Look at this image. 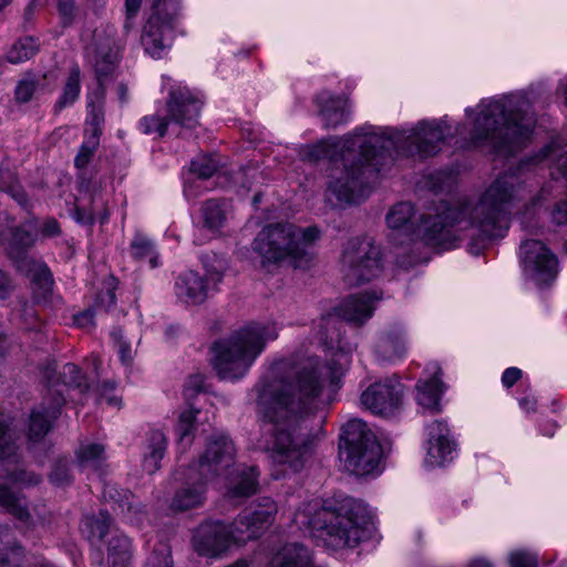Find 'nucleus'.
<instances>
[{"label":"nucleus","mask_w":567,"mask_h":567,"mask_svg":"<svg viewBox=\"0 0 567 567\" xmlns=\"http://www.w3.org/2000/svg\"><path fill=\"white\" fill-rule=\"evenodd\" d=\"M147 566L148 567H172L169 557L167 555L163 554L162 557L159 558L157 555V551L153 553L152 557L150 558V560L147 563Z\"/></svg>","instance_id":"nucleus-63"},{"label":"nucleus","mask_w":567,"mask_h":567,"mask_svg":"<svg viewBox=\"0 0 567 567\" xmlns=\"http://www.w3.org/2000/svg\"><path fill=\"white\" fill-rule=\"evenodd\" d=\"M80 90V69L79 66H73L69 73L63 92L58 100L55 107L61 110L72 105L78 100Z\"/></svg>","instance_id":"nucleus-37"},{"label":"nucleus","mask_w":567,"mask_h":567,"mask_svg":"<svg viewBox=\"0 0 567 567\" xmlns=\"http://www.w3.org/2000/svg\"><path fill=\"white\" fill-rule=\"evenodd\" d=\"M519 259L523 275L537 287L551 285L558 275L556 256L539 240L530 239L522 243Z\"/></svg>","instance_id":"nucleus-13"},{"label":"nucleus","mask_w":567,"mask_h":567,"mask_svg":"<svg viewBox=\"0 0 567 567\" xmlns=\"http://www.w3.org/2000/svg\"><path fill=\"white\" fill-rule=\"evenodd\" d=\"M380 299L381 296L375 291L360 292L343 300L340 306L336 308V311L341 319L361 324L371 318L375 302Z\"/></svg>","instance_id":"nucleus-21"},{"label":"nucleus","mask_w":567,"mask_h":567,"mask_svg":"<svg viewBox=\"0 0 567 567\" xmlns=\"http://www.w3.org/2000/svg\"><path fill=\"white\" fill-rule=\"evenodd\" d=\"M205 268V280L212 287L213 291L219 290V285L223 282L224 275L228 269L227 259L218 254L206 255L203 258Z\"/></svg>","instance_id":"nucleus-32"},{"label":"nucleus","mask_w":567,"mask_h":567,"mask_svg":"<svg viewBox=\"0 0 567 567\" xmlns=\"http://www.w3.org/2000/svg\"><path fill=\"white\" fill-rule=\"evenodd\" d=\"M14 290L13 280L10 276L0 269V299H8Z\"/></svg>","instance_id":"nucleus-57"},{"label":"nucleus","mask_w":567,"mask_h":567,"mask_svg":"<svg viewBox=\"0 0 567 567\" xmlns=\"http://www.w3.org/2000/svg\"><path fill=\"white\" fill-rule=\"evenodd\" d=\"M0 507L12 515L23 527L29 529L35 526V520L29 512L25 498L16 494L6 485H0Z\"/></svg>","instance_id":"nucleus-27"},{"label":"nucleus","mask_w":567,"mask_h":567,"mask_svg":"<svg viewBox=\"0 0 567 567\" xmlns=\"http://www.w3.org/2000/svg\"><path fill=\"white\" fill-rule=\"evenodd\" d=\"M204 181L198 179V176L188 175L184 184V195L188 200L196 198L203 190L207 189V187L203 186Z\"/></svg>","instance_id":"nucleus-54"},{"label":"nucleus","mask_w":567,"mask_h":567,"mask_svg":"<svg viewBox=\"0 0 567 567\" xmlns=\"http://www.w3.org/2000/svg\"><path fill=\"white\" fill-rule=\"evenodd\" d=\"M37 84L32 79L21 80L16 87V99L21 103L29 102L33 96Z\"/></svg>","instance_id":"nucleus-53"},{"label":"nucleus","mask_w":567,"mask_h":567,"mask_svg":"<svg viewBox=\"0 0 567 567\" xmlns=\"http://www.w3.org/2000/svg\"><path fill=\"white\" fill-rule=\"evenodd\" d=\"M334 400L331 392H259L257 413L274 424L270 458L284 474L299 473L310 462L318 437L305 420L326 411Z\"/></svg>","instance_id":"nucleus-3"},{"label":"nucleus","mask_w":567,"mask_h":567,"mask_svg":"<svg viewBox=\"0 0 567 567\" xmlns=\"http://www.w3.org/2000/svg\"><path fill=\"white\" fill-rule=\"evenodd\" d=\"M95 401L99 404L106 403L107 405L120 408L122 403V398L118 395H115L112 392H96Z\"/></svg>","instance_id":"nucleus-59"},{"label":"nucleus","mask_w":567,"mask_h":567,"mask_svg":"<svg viewBox=\"0 0 567 567\" xmlns=\"http://www.w3.org/2000/svg\"><path fill=\"white\" fill-rule=\"evenodd\" d=\"M343 445L340 444L344 467L357 476L373 473L380 463L381 445L368 424L360 419L343 426Z\"/></svg>","instance_id":"nucleus-10"},{"label":"nucleus","mask_w":567,"mask_h":567,"mask_svg":"<svg viewBox=\"0 0 567 567\" xmlns=\"http://www.w3.org/2000/svg\"><path fill=\"white\" fill-rule=\"evenodd\" d=\"M181 0H153L152 12L150 17H156L162 22H169L172 27H177L181 18Z\"/></svg>","instance_id":"nucleus-34"},{"label":"nucleus","mask_w":567,"mask_h":567,"mask_svg":"<svg viewBox=\"0 0 567 567\" xmlns=\"http://www.w3.org/2000/svg\"><path fill=\"white\" fill-rule=\"evenodd\" d=\"M79 466L105 473V449L99 443L81 444L75 452Z\"/></svg>","instance_id":"nucleus-30"},{"label":"nucleus","mask_w":567,"mask_h":567,"mask_svg":"<svg viewBox=\"0 0 567 567\" xmlns=\"http://www.w3.org/2000/svg\"><path fill=\"white\" fill-rule=\"evenodd\" d=\"M415 401L429 413H439L441 411L440 392H416Z\"/></svg>","instance_id":"nucleus-47"},{"label":"nucleus","mask_w":567,"mask_h":567,"mask_svg":"<svg viewBox=\"0 0 567 567\" xmlns=\"http://www.w3.org/2000/svg\"><path fill=\"white\" fill-rule=\"evenodd\" d=\"M0 189L9 193L21 206L25 207L28 198L25 193L20 188L14 174L9 169L0 167Z\"/></svg>","instance_id":"nucleus-41"},{"label":"nucleus","mask_w":567,"mask_h":567,"mask_svg":"<svg viewBox=\"0 0 567 567\" xmlns=\"http://www.w3.org/2000/svg\"><path fill=\"white\" fill-rule=\"evenodd\" d=\"M209 385L207 378L202 373H195L189 377L188 390H205Z\"/></svg>","instance_id":"nucleus-62"},{"label":"nucleus","mask_w":567,"mask_h":567,"mask_svg":"<svg viewBox=\"0 0 567 567\" xmlns=\"http://www.w3.org/2000/svg\"><path fill=\"white\" fill-rule=\"evenodd\" d=\"M235 447L226 435L212 437L204 454L199 457L195 471L207 480L221 474L234 463Z\"/></svg>","instance_id":"nucleus-15"},{"label":"nucleus","mask_w":567,"mask_h":567,"mask_svg":"<svg viewBox=\"0 0 567 567\" xmlns=\"http://www.w3.org/2000/svg\"><path fill=\"white\" fill-rule=\"evenodd\" d=\"M60 233V226L55 219H48L43 223L42 234L48 237L56 236Z\"/></svg>","instance_id":"nucleus-64"},{"label":"nucleus","mask_w":567,"mask_h":567,"mask_svg":"<svg viewBox=\"0 0 567 567\" xmlns=\"http://www.w3.org/2000/svg\"><path fill=\"white\" fill-rule=\"evenodd\" d=\"M398 388L406 386L401 384L400 379L396 375H392L377 380L370 384L367 390H396Z\"/></svg>","instance_id":"nucleus-55"},{"label":"nucleus","mask_w":567,"mask_h":567,"mask_svg":"<svg viewBox=\"0 0 567 567\" xmlns=\"http://www.w3.org/2000/svg\"><path fill=\"white\" fill-rule=\"evenodd\" d=\"M208 480L198 475L194 466L185 473V482L176 489L171 509L185 512L202 506L205 501L206 482Z\"/></svg>","instance_id":"nucleus-18"},{"label":"nucleus","mask_w":567,"mask_h":567,"mask_svg":"<svg viewBox=\"0 0 567 567\" xmlns=\"http://www.w3.org/2000/svg\"><path fill=\"white\" fill-rule=\"evenodd\" d=\"M361 405L374 415L389 417L402 410L401 392H361Z\"/></svg>","instance_id":"nucleus-23"},{"label":"nucleus","mask_w":567,"mask_h":567,"mask_svg":"<svg viewBox=\"0 0 567 567\" xmlns=\"http://www.w3.org/2000/svg\"><path fill=\"white\" fill-rule=\"evenodd\" d=\"M320 236L317 226L301 228L291 223L272 224L257 234L252 249L264 266L287 261L295 268H305L312 259L311 248Z\"/></svg>","instance_id":"nucleus-9"},{"label":"nucleus","mask_w":567,"mask_h":567,"mask_svg":"<svg viewBox=\"0 0 567 567\" xmlns=\"http://www.w3.org/2000/svg\"><path fill=\"white\" fill-rule=\"evenodd\" d=\"M143 0H125V29L133 27L134 19L136 18Z\"/></svg>","instance_id":"nucleus-56"},{"label":"nucleus","mask_w":567,"mask_h":567,"mask_svg":"<svg viewBox=\"0 0 567 567\" xmlns=\"http://www.w3.org/2000/svg\"><path fill=\"white\" fill-rule=\"evenodd\" d=\"M429 447L426 463L430 466H442L449 460L454 451L455 444L450 439L447 425L442 421H434L427 426Z\"/></svg>","instance_id":"nucleus-19"},{"label":"nucleus","mask_w":567,"mask_h":567,"mask_svg":"<svg viewBox=\"0 0 567 567\" xmlns=\"http://www.w3.org/2000/svg\"><path fill=\"white\" fill-rule=\"evenodd\" d=\"M379 350L386 357H400L405 350V331L402 327L389 330L379 342Z\"/></svg>","instance_id":"nucleus-33"},{"label":"nucleus","mask_w":567,"mask_h":567,"mask_svg":"<svg viewBox=\"0 0 567 567\" xmlns=\"http://www.w3.org/2000/svg\"><path fill=\"white\" fill-rule=\"evenodd\" d=\"M522 197L519 178L504 174L494 181L477 200L440 202L417 219L411 203H399L386 214L390 238L396 245L415 240L424 245L451 249L468 239V251L478 255L486 245L506 235L511 208Z\"/></svg>","instance_id":"nucleus-2"},{"label":"nucleus","mask_w":567,"mask_h":567,"mask_svg":"<svg viewBox=\"0 0 567 567\" xmlns=\"http://www.w3.org/2000/svg\"><path fill=\"white\" fill-rule=\"evenodd\" d=\"M167 439L163 431L152 429L146 434L143 454V467L148 474H154L161 467V461L165 455Z\"/></svg>","instance_id":"nucleus-28"},{"label":"nucleus","mask_w":567,"mask_h":567,"mask_svg":"<svg viewBox=\"0 0 567 567\" xmlns=\"http://www.w3.org/2000/svg\"><path fill=\"white\" fill-rule=\"evenodd\" d=\"M340 270L351 286L377 278L382 271L380 247L368 237L350 239L342 250Z\"/></svg>","instance_id":"nucleus-11"},{"label":"nucleus","mask_w":567,"mask_h":567,"mask_svg":"<svg viewBox=\"0 0 567 567\" xmlns=\"http://www.w3.org/2000/svg\"><path fill=\"white\" fill-rule=\"evenodd\" d=\"M171 122L167 115L158 112L143 116L138 122V128L143 134L164 137L167 134Z\"/></svg>","instance_id":"nucleus-38"},{"label":"nucleus","mask_w":567,"mask_h":567,"mask_svg":"<svg viewBox=\"0 0 567 567\" xmlns=\"http://www.w3.org/2000/svg\"><path fill=\"white\" fill-rule=\"evenodd\" d=\"M134 258L147 260L151 268L158 267V255L152 240L142 235H136L131 244Z\"/></svg>","instance_id":"nucleus-36"},{"label":"nucleus","mask_w":567,"mask_h":567,"mask_svg":"<svg viewBox=\"0 0 567 567\" xmlns=\"http://www.w3.org/2000/svg\"><path fill=\"white\" fill-rule=\"evenodd\" d=\"M426 371L429 373V378L424 381V390H442L445 386V383L442 380V370L436 363H431L427 365Z\"/></svg>","instance_id":"nucleus-52"},{"label":"nucleus","mask_w":567,"mask_h":567,"mask_svg":"<svg viewBox=\"0 0 567 567\" xmlns=\"http://www.w3.org/2000/svg\"><path fill=\"white\" fill-rule=\"evenodd\" d=\"M340 316L333 310L313 322L312 337L330 358L309 357L293 371L292 377L280 378L281 384L298 390H327L343 386L350 360L341 347Z\"/></svg>","instance_id":"nucleus-5"},{"label":"nucleus","mask_w":567,"mask_h":567,"mask_svg":"<svg viewBox=\"0 0 567 567\" xmlns=\"http://www.w3.org/2000/svg\"><path fill=\"white\" fill-rule=\"evenodd\" d=\"M12 239L16 244L22 245V246H30L33 243V236L29 230H24L21 228L14 229L12 233Z\"/></svg>","instance_id":"nucleus-60"},{"label":"nucleus","mask_w":567,"mask_h":567,"mask_svg":"<svg viewBox=\"0 0 567 567\" xmlns=\"http://www.w3.org/2000/svg\"><path fill=\"white\" fill-rule=\"evenodd\" d=\"M175 29L169 22H162L156 17H148L141 34V43L145 52L153 59L163 58L173 44Z\"/></svg>","instance_id":"nucleus-17"},{"label":"nucleus","mask_w":567,"mask_h":567,"mask_svg":"<svg viewBox=\"0 0 567 567\" xmlns=\"http://www.w3.org/2000/svg\"><path fill=\"white\" fill-rule=\"evenodd\" d=\"M163 87L167 89L165 113L171 124L183 130H193L199 123L203 102L199 96L183 83H173L168 76H163Z\"/></svg>","instance_id":"nucleus-12"},{"label":"nucleus","mask_w":567,"mask_h":567,"mask_svg":"<svg viewBox=\"0 0 567 567\" xmlns=\"http://www.w3.org/2000/svg\"><path fill=\"white\" fill-rule=\"evenodd\" d=\"M522 370L515 367L507 368L502 375V383L505 388H512L520 378Z\"/></svg>","instance_id":"nucleus-58"},{"label":"nucleus","mask_w":567,"mask_h":567,"mask_svg":"<svg viewBox=\"0 0 567 567\" xmlns=\"http://www.w3.org/2000/svg\"><path fill=\"white\" fill-rule=\"evenodd\" d=\"M203 227L215 234L218 233L227 220V205L223 200L208 199L204 203L202 209Z\"/></svg>","instance_id":"nucleus-31"},{"label":"nucleus","mask_w":567,"mask_h":567,"mask_svg":"<svg viewBox=\"0 0 567 567\" xmlns=\"http://www.w3.org/2000/svg\"><path fill=\"white\" fill-rule=\"evenodd\" d=\"M218 168V162L208 155L197 156L190 164L189 174L198 176V179L210 178Z\"/></svg>","instance_id":"nucleus-42"},{"label":"nucleus","mask_w":567,"mask_h":567,"mask_svg":"<svg viewBox=\"0 0 567 567\" xmlns=\"http://www.w3.org/2000/svg\"><path fill=\"white\" fill-rule=\"evenodd\" d=\"M259 475L260 472L257 466L237 468L229 478L226 497L235 503H240L252 496L259 487Z\"/></svg>","instance_id":"nucleus-22"},{"label":"nucleus","mask_w":567,"mask_h":567,"mask_svg":"<svg viewBox=\"0 0 567 567\" xmlns=\"http://www.w3.org/2000/svg\"><path fill=\"white\" fill-rule=\"evenodd\" d=\"M111 336L117 348L121 361L125 364L130 363L133 360L134 352L131 343L125 340L123 331L121 329H115L112 331Z\"/></svg>","instance_id":"nucleus-48"},{"label":"nucleus","mask_w":567,"mask_h":567,"mask_svg":"<svg viewBox=\"0 0 567 567\" xmlns=\"http://www.w3.org/2000/svg\"><path fill=\"white\" fill-rule=\"evenodd\" d=\"M277 512L278 507L270 497H261L252 512L238 515L230 525L221 522L202 524L193 538L194 548L202 556L216 557L231 542L244 544L260 537L274 523Z\"/></svg>","instance_id":"nucleus-8"},{"label":"nucleus","mask_w":567,"mask_h":567,"mask_svg":"<svg viewBox=\"0 0 567 567\" xmlns=\"http://www.w3.org/2000/svg\"><path fill=\"white\" fill-rule=\"evenodd\" d=\"M24 549L18 543H7L0 548V567H21Z\"/></svg>","instance_id":"nucleus-43"},{"label":"nucleus","mask_w":567,"mask_h":567,"mask_svg":"<svg viewBox=\"0 0 567 567\" xmlns=\"http://www.w3.org/2000/svg\"><path fill=\"white\" fill-rule=\"evenodd\" d=\"M214 292L203 276L187 270L182 272L175 281V293L178 300L186 305H202L209 293Z\"/></svg>","instance_id":"nucleus-20"},{"label":"nucleus","mask_w":567,"mask_h":567,"mask_svg":"<svg viewBox=\"0 0 567 567\" xmlns=\"http://www.w3.org/2000/svg\"><path fill=\"white\" fill-rule=\"evenodd\" d=\"M320 115L327 127H337L348 122L350 116V104L348 99L333 96L329 93H321L317 97Z\"/></svg>","instance_id":"nucleus-24"},{"label":"nucleus","mask_w":567,"mask_h":567,"mask_svg":"<svg viewBox=\"0 0 567 567\" xmlns=\"http://www.w3.org/2000/svg\"><path fill=\"white\" fill-rule=\"evenodd\" d=\"M465 115L473 126L471 145L498 156L525 146L536 125L532 103L522 92L484 99Z\"/></svg>","instance_id":"nucleus-4"},{"label":"nucleus","mask_w":567,"mask_h":567,"mask_svg":"<svg viewBox=\"0 0 567 567\" xmlns=\"http://www.w3.org/2000/svg\"><path fill=\"white\" fill-rule=\"evenodd\" d=\"M100 124H101V118L97 115H94L93 120L91 122L92 134L89 137V140L83 143V145L81 146V148L74 159V164L76 167H79V168L85 167L87 165V163L90 162L91 156L93 155L95 148L99 145L100 135L102 134Z\"/></svg>","instance_id":"nucleus-35"},{"label":"nucleus","mask_w":567,"mask_h":567,"mask_svg":"<svg viewBox=\"0 0 567 567\" xmlns=\"http://www.w3.org/2000/svg\"><path fill=\"white\" fill-rule=\"evenodd\" d=\"M131 540L124 534L116 533L109 542L107 558H132Z\"/></svg>","instance_id":"nucleus-45"},{"label":"nucleus","mask_w":567,"mask_h":567,"mask_svg":"<svg viewBox=\"0 0 567 567\" xmlns=\"http://www.w3.org/2000/svg\"><path fill=\"white\" fill-rule=\"evenodd\" d=\"M10 419L0 412V460L9 458L16 455L18 446L10 432Z\"/></svg>","instance_id":"nucleus-39"},{"label":"nucleus","mask_w":567,"mask_h":567,"mask_svg":"<svg viewBox=\"0 0 567 567\" xmlns=\"http://www.w3.org/2000/svg\"><path fill=\"white\" fill-rule=\"evenodd\" d=\"M48 386H66L76 389H90L91 384L81 373L78 365L66 363L56 372L55 364H49L42 372Z\"/></svg>","instance_id":"nucleus-25"},{"label":"nucleus","mask_w":567,"mask_h":567,"mask_svg":"<svg viewBox=\"0 0 567 567\" xmlns=\"http://www.w3.org/2000/svg\"><path fill=\"white\" fill-rule=\"evenodd\" d=\"M198 413V410H187L184 411L179 415V421L177 424V433L179 435V440L184 441L185 439L189 437L193 433L194 429V421L196 419V414Z\"/></svg>","instance_id":"nucleus-49"},{"label":"nucleus","mask_w":567,"mask_h":567,"mask_svg":"<svg viewBox=\"0 0 567 567\" xmlns=\"http://www.w3.org/2000/svg\"><path fill=\"white\" fill-rule=\"evenodd\" d=\"M278 333L274 324L249 323L227 337L213 342L209 362L217 377L225 381H238L247 375L266 342Z\"/></svg>","instance_id":"nucleus-7"},{"label":"nucleus","mask_w":567,"mask_h":567,"mask_svg":"<svg viewBox=\"0 0 567 567\" xmlns=\"http://www.w3.org/2000/svg\"><path fill=\"white\" fill-rule=\"evenodd\" d=\"M38 51V44L33 38H23L13 44L8 53L11 63H21L31 59Z\"/></svg>","instance_id":"nucleus-40"},{"label":"nucleus","mask_w":567,"mask_h":567,"mask_svg":"<svg viewBox=\"0 0 567 567\" xmlns=\"http://www.w3.org/2000/svg\"><path fill=\"white\" fill-rule=\"evenodd\" d=\"M8 478L22 486H35L41 482V476L24 468H16L10 472Z\"/></svg>","instance_id":"nucleus-50"},{"label":"nucleus","mask_w":567,"mask_h":567,"mask_svg":"<svg viewBox=\"0 0 567 567\" xmlns=\"http://www.w3.org/2000/svg\"><path fill=\"white\" fill-rule=\"evenodd\" d=\"M64 403L61 392H49L42 403L31 410L27 430L28 449L44 440L61 415Z\"/></svg>","instance_id":"nucleus-14"},{"label":"nucleus","mask_w":567,"mask_h":567,"mask_svg":"<svg viewBox=\"0 0 567 567\" xmlns=\"http://www.w3.org/2000/svg\"><path fill=\"white\" fill-rule=\"evenodd\" d=\"M511 567H538L537 557L526 550H515L508 556Z\"/></svg>","instance_id":"nucleus-51"},{"label":"nucleus","mask_w":567,"mask_h":567,"mask_svg":"<svg viewBox=\"0 0 567 567\" xmlns=\"http://www.w3.org/2000/svg\"><path fill=\"white\" fill-rule=\"evenodd\" d=\"M270 567H318L312 563L310 550L299 544H286L271 560Z\"/></svg>","instance_id":"nucleus-29"},{"label":"nucleus","mask_w":567,"mask_h":567,"mask_svg":"<svg viewBox=\"0 0 567 567\" xmlns=\"http://www.w3.org/2000/svg\"><path fill=\"white\" fill-rule=\"evenodd\" d=\"M86 55L93 63L99 76L111 73L118 56L114 29L95 30L93 41L86 49Z\"/></svg>","instance_id":"nucleus-16"},{"label":"nucleus","mask_w":567,"mask_h":567,"mask_svg":"<svg viewBox=\"0 0 567 567\" xmlns=\"http://www.w3.org/2000/svg\"><path fill=\"white\" fill-rule=\"evenodd\" d=\"M112 518L105 511H101L97 516H90L84 519V526L90 529L93 537L102 539L110 530Z\"/></svg>","instance_id":"nucleus-44"},{"label":"nucleus","mask_w":567,"mask_h":567,"mask_svg":"<svg viewBox=\"0 0 567 567\" xmlns=\"http://www.w3.org/2000/svg\"><path fill=\"white\" fill-rule=\"evenodd\" d=\"M50 481L58 486H65L72 482V475L70 472V464L64 458H59L52 468L50 474Z\"/></svg>","instance_id":"nucleus-46"},{"label":"nucleus","mask_w":567,"mask_h":567,"mask_svg":"<svg viewBox=\"0 0 567 567\" xmlns=\"http://www.w3.org/2000/svg\"><path fill=\"white\" fill-rule=\"evenodd\" d=\"M452 136L446 118L422 120L408 130L362 126L343 138L306 146L301 155L309 161L329 158L327 199L332 205L354 204L365 197L368 181L392 166L398 156H432Z\"/></svg>","instance_id":"nucleus-1"},{"label":"nucleus","mask_w":567,"mask_h":567,"mask_svg":"<svg viewBox=\"0 0 567 567\" xmlns=\"http://www.w3.org/2000/svg\"><path fill=\"white\" fill-rule=\"evenodd\" d=\"M296 520L315 532L327 547L341 549L354 547L365 537L369 516L355 499H344L337 509L313 499L298 511Z\"/></svg>","instance_id":"nucleus-6"},{"label":"nucleus","mask_w":567,"mask_h":567,"mask_svg":"<svg viewBox=\"0 0 567 567\" xmlns=\"http://www.w3.org/2000/svg\"><path fill=\"white\" fill-rule=\"evenodd\" d=\"M115 502L118 503V506L122 509V512H124L126 509L127 512L143 513L144 508H145L138 502H134L133 498L131 501L126 494H125V499L115 501Z\"/></svg>","instance_id":"nucleus-61"},{"label":"nucleus","mask_w":567,"mask_h":567,"mask_svg":"<svg viewBox=\"0 0 567 567\" xmlns=\"http://www.w3.org/2000/svg\"><path fill=\"white\" fill-rule=\"evenodd\" d=\"M12 258L14 259L17 269L29 277L33 282L38 284L44 290H49L52 285V275L48 266L37 260L22 250H18L14 252L12 249L10 251Z\"/></svg>","instance_id":"nucleus-26"}]
</instances>
